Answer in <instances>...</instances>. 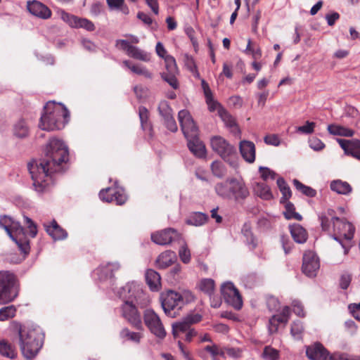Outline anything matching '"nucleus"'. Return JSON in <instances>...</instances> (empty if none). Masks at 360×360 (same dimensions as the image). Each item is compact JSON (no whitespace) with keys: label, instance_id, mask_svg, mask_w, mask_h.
I'll return each mask as SVG.
<instances>
[{"label":"nucleus","instance_id":"nucleus-1","mask_svg":"<svg viewBox=\"0 0 360 360\" xmlns=\"http://www.w3.org/2000/svg\"><path fill=\"white\" fill-rule=\"evenodd\" d=\"M68 158L67 146L61 140L53 138L46 146L44 158L28 163L33 186L37 192H43L52 184V174L61 170L60 165Z\"/></svg>","mask_w":360,"mask_h":360},{"label":"nucleus","instance_id":"nucleus-2","mask_svg":"<svg viewBox=\"0 0 360 360\" xmlns=\"http://www.w3.org/2000/svg\"><path fill=\"white\" fill-rule=\"evenodd\" d=\"M123 304L121 306L122 316L137 329L142 328L141 315L138 307H145L149 303V298L140 284L131 282L127 283L118 291Z\"/></svg>","mask_w":360,"mask_h":360},{"label":"nucleus","instance_id":"nucleus-3","mask_svg":"<svg viewBox=\"0 0 360 360\" xmlns=\"http://www.w3.org/2000/svg\"><path fill=\"white\" fill-rule=\"evenodd\" d=\"M319 219L323 231L332 233L333 238L341 244L345 249V255H347L348 248L343 243L342 239L349 241L353 238L355 231L354 226L343 219L334 217L332 210L321 214Z\"/></svg>","mask_w":360,"mask_h":360},{"label":"nucleus","instance_id":"nucleus-4","mask_svg":"<svg viewBox=\"0 0 360 360\" xmlns=\"http://www.w3.org/2000/svg\"><path fill=\"white\" fill-rule=\"evenodd\" d=\"M68 117L69 112L65 105L49 101L44 106V112L41 117L39 126L46 131L60 129L68 122Z\"/></svg>","mask_w":360,"mask_h":360},{"label":"nucleus","instance_id":"nucleus-5","mask_svg":"<svg viewBox=\"0 0 360 360\" xmlns=\"http://www.w3.org/2000/svg\"><path fill=\"white\" fill-rule=\"evenodd\" d=\"M20 347L23 356L31 359L34 358L43 343V333L40 328H23L19 331Z\"/></svg>","mask_w":360,"mask_h":360},{"label":"nucleus","instance_id":"nucleus-6","mask_svg":"<svg viewBox=\"0 0 360 360\" xmlns=\"http://www.w3.org/2000/svg\"><path fill=\"white\" fill-rule=\"evenodd\" d=\"M0 226L5 229L9 237L16 243L19 250L25 255L30 252V246L24 229L18 221H14L11 217L3 216L0 217Z\"/></svg>","mask_w":360,"mask_h":360},{"label":"nucleus","instance_id":"nucleus-7","mask_svg":"<svg viewBox=\"0 0 360 360\" xmlns=\"http://www.w3.org/2000/svg\"><path fill=\"white\" fill-rule=\"evenodd\" d=\"M161 306L165 314L172 318L179 315V311L187 303L184 295L174 290H169L160 296Z\"/></svg>","mask_w":360,"mask_h":360},{"label":"nucleus","instance_id":"nucleus-8","mask_svg":"<svg viewBox=\"0 0 360 360\" xmlns=\"http://www.w3.org/2000/svg\"><path fill=\"white\" fill-rule=\"evenodd\" d=\"M212 150L220 155L232 167L238 166V155L235 147L226 139L219 136H215L210 140Z\"/></svg>","mask_w":360,"mask_h":360},{"label":"nucleus","instance_id":"nucleus-9","mask_svg":"<svg viewBox=\"0 0 360 360\" xmlns=\"http://www.w3.org/2000/svg\"><path fill=\"white\" fill-rule=\"evenodd\" d=\"M15 276L8 271H0V304L11 302L17 296L14 286Z\"/></svg>","mask_w":360,"mask_h":360},{"label":"nucleus","instance_id":"nucleus-10","mask_svg":"<svg viewBox=\"0 0 360 360\" xmlns=\"http://www.w3.org/2000/svg\"><path fill=\"white\" fill-rule=\"evenodd\" d=\"M143 321L148 330L160 339H164L167 333L158 314L151 309H147L143 313Z\"/></svg>","mask_w":360,"mask_h":360},{"label":"nucleus","instance_id":"nucleus-11","mask_svg":"<svg viewBox=\"0 0 360 360\" xmlns=\"http://www.w3.org/2000/svg\"><path fill=\"white\" fill-rule=\"evenodd\" d=\"M178 120L186 139L193 138L199 134L198 128L187 110H181L179 112Z\"/></svg>","mask_w":360,"mask_h":360},{"label":"nucleus","instance_id":"nucleus-12","mask_svg":"<svg viewBox=\"0 0 360 360\" xmlns=\"http://www.w3.org/2000/svg\"><path fill=\"white\" fill-rule=\"evenodd\" d=\"M221 295L226 302L236 309H240L243 302L238 290L231 282L224 283L221 288Z\"/></svg>","mask_w":360,"mask_h":360},{"label":"nucleus","instance_id":"nucleus-13","mask_svg":"<svg viewBox=\"0 0 360 360\" xmlns=\"http://www.w3.org/2000/svg\"><path fill=\"white\" fill-rule=\"evenodd\" d=\"M320 268L319 259L312 251H306L303 255L302 272L308 277H314Z\"/></svg>","mask_w":360,"mask_h":360},{"label":"nucleus","instance_id":"nucleus-14","mask_svg":"<svg viewBox=\"0 0 360 360\" xmlns=\"http://www.w3.org/2000/svg\"><path fill=\"white\" fill-rule=\"evenodd\" d=\"M250 193L243 180L232 178L231 200L241 202L248 198Z\"/></svg>","mask_w":360,"mask_h":360},{"label":"nucleus","instance_id":"nucleus-15","mask_svg":"<svg viewBox=\"0 0 360 360\" xmlns=\"http://www.w3.org/2000/svg\"><path fill=\"white\" fill-rule=\"evenodd\" d=\"M99 197L103 201H115L117 205H122L127 200V196L124 191L118 188H108L102 190L99 193Z\"/></svg>","mask_w":360,"mask_h":360},{"label":"nucleus","instance_id":"nucleus-16","mask_svg":"<svg viewBox=\"0 0 360 360\" xmlns=\"http://www.w3.org/2000/svg\"><path fill=\"white\" fill-rule=\"evenodd\" d=\"M307 356L310 360H330V354L319 342H316L307 347Z\"/></svg>","mask_w":360,"mask_h":360},{"label":"nucleus","instance_id":"nucleus-17","mask_svg":"<svg viewBox=\"0 0 360 360\" xmlns=\"http://www.w3.org/2000/svg\"><path fill=\"white\" fill-rule=\"evenodd\" d=\"M27 8L31 14L42 19H48L51 15V10L38 1H27Z\"/></svg>","mask_w":360,"mask_h":360},{"label":"nucleus","instance_id":"nucleus-18","mask_svg":"<svg viewBox=\"0 0 360 360\" xmlns=\"http://www.w3.org/2000/svg\"><path fill=\"white\" fill-rule=\"evenodd\" d=\"M338 143L345 153L360 160V141L338 139Z\"/></svg>","mask_w":360,"mask_h":360},{"label":"nucleus","instance_id":"nucleus-19","mask_svg":"<svg viewBox=\"0 0 360 360\" xmlns=\"http://www.w3.org/2000/svg\"><path fill=\"white\" fill-rule=\"evenodd\" d=\"M176 236V232L174 229H167L162 231L153 233L151 235V239L156 244L165 245L169 244Z\"/></svg>","mask_w":360,"mask_h":360},{"label":"nucleus","instance_id":"nucleus-20","mask_svg":"<svg viewBox=\"0 0 360 360\" xmlns=\"http://www.w3.org/2000/svg\"><path fill=\"white\" fill-rule=\"evenodd\" d=\"M187 145L190 151L197 158H203L206 156V148L204 143L199 139L198 135L193 138H188Z\"/></svg>","mask_w":360,"mask_h":360},{"label":"nucleus","instance_id":"nucleus-21","mask_svg":"<svg viewBox=\"0 0 360 360\" xmlns=\"http://www.w3.org/2000/svg\"><path fill=\"white\" fill-rule=\"evenodd\" d=\"M240 154L243 159L248 163H252L255 160V146L250 141H241L239 144Z\"/></svg>","mask_w":360,"mask_h":360},{"label":"nucleus","instance_id":"nucleus-22","mask_svg":"<svg viewBox=\"0 0 360 360\" xmlns=\"http://www.w3.org/2000/svg\"><path fill=\"white\" fill-rule=\"evenodd\" d=\"M47 233L55 240H63L67 238L68 233L53 220L50 225L44 224Z\"/></svg>","mask_w":360,"mask_h":360},{"label":"nucleus","instance_id":"nucleus-23","mask_svg":"<svg viewBox=\"0 0 360 360\" xmlns=\"http://www.w3.org/2000/svg\"><path fill=\"white\" fill-rule=\"evenodd\" d=\"M232 178L217 184L214 186L216 193L224 199L231 200Z\"/></svg>","mask_w":360,"mask_h":360},{"label":"nucleus","instance_id":"nucleus-24","mask_svg":"<svg viewBox=\"0 0 360 360\" xmlns=\"http://www.w3.org/2000/svg\"><path fill=\"white\" fill-rule=\"evenodd\" d=\"M123 65L129 68L132 72L144 77L146 79H152L153 73L150 72L145 66L141 64H132L129 60H124Z\"/></svg>","mask_w":360,"mask_h":360},{"label":"nucleus","instance_id":"nucleus-25","mask_svg":"<svg viewBox=\"0 0 360 360\" xmlns=\"http://www.w3.org/2000/svg\"><path fill=\"white\" fill-rule=\"evenodd\" d=\"M160 276L153 269L147 270L146 273V281L150 289L153 291H158L160 287Z\"/></svg>","mask_w":360,"mask_h":360},{"label":"nucleus","instance_id":"nucleus-26","mask_svg":"<svg viewBox=\"0 0 360 360\" xmlns=\"http://www.w3.org/2000/svg\"><path fill=\"white\" fill-rule=\"evenodd\" d=\"M290 233L294 240L298 243H303L307 240L306 230L300 224H295L290 226Z\"/></svg>","mask_w":360,"mask_h":360},{"label":"nucleus","instance_id":"nucleus-27","mask_svg":"<svg viewBox=\"0 0 360 360\" xmlns=\"http://www.w3.org/2000/svg\"><path fill=\"white\" fill-rule=\"evenodd\" d=\"M13 131L15 136L23 139L28 136L30 127L24 119H20L14 124Z\"/></svg>","mask_w":360,"mask_h":360},{"label":"nucleus","instance_id":"nucleus-28","mask_svg":"<svg viewBox=\"0 0 360 360\" xmlns=\"http://www.w3.org/2000/svg\"><path fill=\"white\" fill-rule=\"evenodd\" d=\"M330 187L333 191L342 195H348L352 191V186L347 182L339 179L331 181Z\"/></svg>","mask_w":360,"mask_h":360},{"label":"nucleus","instance_id":"nucleus-29","mask_svg":"<svg viewBox=\"0 0 360 360\" xmlns=\"http://www.w3.org/2000/svg\"><path fill=\"white\" fill-rule=\"evenodd\" d=\"M175 256L173 251L167 250L159 255L156 262L160 268L165 269L173 263Z\"/></svg>","mask_w":360,"mask_h":360},{"label":"nucleus","instance_id":"nucleus-30","mask_svg":"<svg viewBox=\"0 0 360 360\" xmlns=\"http://www.w3.org/2000/svg\"><path fill=\"white\" fill-rule=\"evenodd\" d=\"M120 266L117 262L108 263L105 266H101L98 270V274H101V279L111 278L114 276V271L118 270Z\"/></svg>","mask_w":360,"mask_h":360},{"label":"nucleus","instance_id":"nucleus-31","mask_svg":"<svg viewBox=\"0 0 360 360\" xmlns=\"http://www.w3.org/2000/svg\"><path fill=\"white\" fill-rule=\"evenodd\" d=\"M328 131L333 135L347 137H351L354 134V131L352 129L337 124L328 125Z\"/></svg>","mask_w":360,"mask_h":360},{"label":"nucleus","instance_id":"nucleus-32","mask_svg":"<svg viewBox=\"0 0 360 360\" xmlns=\"http://www.w3.org/2000/svg\"><path fill=\"white\" fill-rule=\"evenodd\" d=\"M127 55L134 59L144 62H148L150 60V54L140 49L137 46H131L129 47Z\"/></svg>","mask_w":360,"mask_h":360},{"label":"nucleus","instance_id":"nucleus-33","mask_svg":"<svg viewBox=\"0 0 360 360\" xmlns=\"http://www.w3.org/2000/svg\"><path fill=\"white\" fill-rule=\"evenodd\" d=\"M254 191L257 195L264 200H270L273 198L270 188L264 183H256Z\"/></svg>","mask_w":360,"mask_h":360},{"label":"nucleus","instance_id":"nucleus-34","mask_svg":"<svg viewBox=\"0 0 360 360\" xmlns=\"http://www.w3.org/2000/svg\"><path fill=\"white\" fill-rule=\"evenodd\" d=\"M219 115L225 123L226 127L231 129L233 131H238V127L234 118L224 108H220Z\"/></svg>","mask_w":360,"mask_h":360},{"label":"nucleus","instance_id":"nucleus-35","mask_svg":"<svg viewBox=\"0 0 360 360\" xmlns=\"http://www.w3.org/2000/svg\"><path fill=\"white\" fill-rule=\"evenodd\" d=\"M0 354L10 359H13L16 356V352L10 343L5 340H1L0 341Z\"/></svg>","mask_w":360,"mask_h":360},{"label":"nucleus","instance_id":"nucleus-36","mask_svg":"<svg viewBox=\"0 0 360 360\" xmlns=\"http://www.w3.org/2000/svg\"><path fill=\"white\" fill-rule=\"evenodd\" d=\"M172 335L174 338H179L181 333H186L191 328L184 319L181 321L172 323Z\"/></svg>","mask_w":360,"mask_h":360},{"label":"nucleus","instance_id":"nucleus-37","mask_svg":"<svg viewBox=\"0 0 360 360\" xmlns=\"http://www.w3.org/2000/svg\"><path fill=\"white\" fill-rule=\"evenodd\" d=\"M207 219L208 216L207 214L202 212H195L187 220V223L196 226H202L205 224Z\"/></svg>","mask_w":360,"mask_h":360},{"label":"nucleus","instance_id":"nucleus-38","mask_svg":"<svg viewBox=\"0 0 360 360\" xmlns=\"http://www.w3.org/2000/svg\"><path fill=\"white\" fill-rule=\"evenodd\" d=\"M106 3L110 10H119L124 15L129 13V8L124 4V0H106Z\"/></svg>","mask_w":360,"mask_h":360},{"label":"nucleus","instance_id":"nucleus-39","mask_svg":"<svg viewBox=\"0 0 360 360\" xmlns=\"http://www.w3.org/2000/svg\"><path fill=\"white\" fill-rule=\"evenodd\" d=\"M242 234L245 238L246 243L252 246V248H255L257 245L255 238L252 233L250 226L248 224H245L242 228Z\"/></svg>","mask_w":360,"mask_h":360},{"label":"nucleus","instance_id":"nucleus-40","mask_svg":"<svg viewBox=\"0 0 360 360\" xmlns=\"http://www.w3.org/2000/svg\"><path fill=\"white\" fill-rule=\"evenodd\" d=\"M285 217L287 219H296L297 221H301L302 217L297 212H295V206L290 202H286L285 205V212H284Z\"/></svg>","mask_w":360,"mask_h":360},{"label":"nucleus","instance_id":"nucleus-41","mask_svg":"<svg viewBox=\"0 0 360 360\" xmlns=\"http://www.w3.org/2000/svg\"><path fill=\"white\" fill-rule=\"evenodd\" d=\"M200 288L205 293L212 295L214 291V281L211 278H205L200 281Z\"/></svg>","mask_w":360,"mask_h":360},{"label":"nucleus","instance_id":"nucleus-42","mask_svg":"<svg viewBox=\"0 0 360 360\" xmlns=\"http://www.w3.org/2000/svg\"><path fill=\"white\" fill-rule=\"evenodd\" d=\"M293 184L299 191H300L307 196L314 197L316 193L315 190H314L311 187L304 185L297 179L293 180Z\"/></svg>","mask_w":360,"mask_h":360},{"label":"nucleus","instance_id":"nucleus-43","mask_svg":"<svg viewBox=\"0 0 360 360\" xmlns=\"http://www.w3.org/2000/svg\"><path fill=\"white\" fill-rule=\"evenodd\" d=\"M120 336L136 343H139L142 338V335L140 333L131 332L127 328L122 330Z\"/></svg>","mask_w":360,"mask_h":360},{"label":"nucleus","instance_id":"nucleus-44","mask_svg":"<svg viewBox=\"0 0 360 360\" xmlns=\"http://www.w3.org/2000/svg\"><path fill=\"white\" fill-rule=\"evenodd\" d=\"M16 312L15 307L13 305L7 306L0 309V321H4L13 318Z\"/></svg>","mask_w":360,"mask_h":360},{"label":"nucleus","instance_id":"nucleus-45","mask_svg":"<svg viewBox=\"0 0 360 360\" xmlns=\"http://www.w3.org/2000/svg\"><path fill=\"white\" fill-rule=\"evenodd\" d=\"M262 356L264 360H278L279 352L270 346H266Z\"/></svg>","mask_w":360,"mask_h":360},{"label":"nucleus","instance_id":"nucleus-46","mask_svg":"<svg viewBox=\"0 0 360 360\" xmlns=\"http://www.w3.org/2000/svg\"><path fill=\"white\" fill-rule=\"evenodd\" d=\"M158 111L160 115L162 117L163 120L172 116V110L169 103L166 101H162L160 103L158 106Z\"/></svg>","mask_w":360,"mask_h":360},{"label":"nucleus","instance_id":"nucleus-47","mask_svg":"<svg viewBox=\"0 0 360 360\" xmlns=\"http://www.w3.org/2000/svg\"><path fill=\"white\" fill-rule=\"evenodd\" d=\"M204 351L210 353L214 359H215V358L219 355L222 356H225V352L223 350V348L219 347L215 344L205 346Z\"/></svg>","mask_w":360,"mask_h":360},{"label":"nucleus","instance_id":"nucleus-48","mask_svg":"<svg viewBox=\"0 0 360 360\" xmlns=\"http://www.w3.org/2000/svg\"><path fill=\"white\" fill-rule=\"evenodd\" d=\"M245 53L246 54H251L252 58L256 60L261 58L262 56V51L261 49L257 46L254 48L251 45V40L248 39L247 47L245 50Z\"/></svg>","mask_w":360,"mask_h":360},{"label":"nucleus","instance_id":"nucleus-49","mask_svg":"<svg viewBox=\"0 0 360 360\" xmlns=\"http://www.w3.org/2000/svg\"><path fill=\"white\" fill-rule=\"evenodd\" d=\"M75 27H82L88 31H93L95 30V26L91 21L86 18H77Z\"/></svg>","mask_w":360,"mask_h":360},{"label":"nucleus","instance_id":"nucleus-50","mask_svg":"<svg viewBox=\"0 0 360 360\" xmlns=\"http://www.w3.org/2000/svg\"><path fill=\"white\" fill-rule=\"evenodd\" d=\"M165 65L168 72L169 73H176L177 72V66L176 64V60L174 57L171 56H167L165 58Z\"/></svg>","mask_w":360,"mask_h":360},{"label":"nucleus","instance_id":"nucleus-51","mask_svg":"<svg viewBox=\"0 0 360 360\" xmlns=\"http://www.w3.org/2000/svg\"><path fill=\"white\" fill-rule=\"evenodd\" d=\"M259 171L261 174V177L264 181H267L269 179H274L276 176V172L268 167H259Z\"/></svg>","mask_w":360,"mask_h":360},{"label":"nucleus","instance_id":"nucleus-52","mask_svg":"<svg viewBox=\"0 0 360 360\" xmlns=\"http://www.w3.org/2000/svg\"><path fill=\"white\" fill-rule=\"evenodd\" d=\"M205 100L210 111L213 112L217 110L219 111L220 108H222L220 104L214 99L212 94L205 96Z\"/></svg>","mask_w":360,"mask_h":360},{"label":"nucleus","instance_id":"nucleus-53","mask_svg":"<svg viewBox=\"0 0 360 360\" xmlns=\"http://www.w3.org/2000/svg\"><path fill=\"white\" fill-rule=\"evenodd\" d=\"M179 255L181 259V260L185 263L187 264L191 260V252L190 250L188 249V247L186 245H183L181 246L179 250Z\"/></svg>","mask_w":360,"mask_h":360},{"label":"nucleus","instance_id":"nucleus-54","mask_svg":"<svg viewBox=\"0 0 360 360\" xmlns=\"http://www.w3.org/2000/svg\"><path fill=\"white\" fill-rule=\"evenodd\" d=\"M315 126L314 122L307 121L304 125L297 127L296 131L302 134H309L314 132Z\"/></svg>","mask_w":360,"mask_h":360},{"label":"nucleus","instance_id":"nucleus-55","mask_svg":"<svg viewBox=\"0 0 360 360\" xmlns=\"http://www.w3.org/2000/svg\"><path fill=\"white\" fill-rule=\"evenodd\" d=\"M176 73L163 72L162 74V79L166 81L172 88L178 87V82L175 77Z\"/></svg>","mask_w":360,"mask_h":360},{"label":"nucleus","instance_id":"nucleus-56","mask_svg":"<svg viewBox=\"0 0 360 360\" xmlns=\"http://www.w3.org/2000/svg\"><path fill=\"white\" fill-rule=\"evenodd\" d=\"M303 330L304 328L302 323L299 321H295L291 327V334L295 338L299 339L301 337Z\"/></svg>","mask_w":360,"mask_h":360},{"label":"nucleus","instance_id":"nucleus-57","mask_svg":"<svg viewBox=\"0 0 360 360\" xmlns=\"http://www.w3.org/2000/svg\"><path fill=\"white\" fill-rule=\"evenodd\" d=\"M211 169L213 174L218 177H221L225 174L224 167L222 164L219 162H213L211 165Z\"/></svg>","mask_w":360,"mask_h":360},{"label":"nucleus","instance_id":"nucleus-58","mask_svg":"<svg viewBox=\"0 0 360 360\" xmlns=\"http://www.w3.org/2000/svg\"><path fill=\"white\" fill-rule=\"evenodd\" d=\"M24 222L27 226L30 236L32 238H34L37 233V225L33 222V221L30 218L25 216L24 217Z\"/></svg>","mask_w":360,"mask_h":360},{"label":"nucleus","instance_id":"nucleus-59","mask_svg":"<svg viewBox=\"0 0 360 360\" xmlns=\"http://www.w3.org/2000/svg\"><path fill=\"white\" fill-rule=\"evenodd\" d=\"M330 360H360V357H352L347 354L335 353L330 354Z\"/></svg>","mask_w":360,"mask_h":360},{"label":"nucleus","instance_id":"nucleus-60","mask_svg":"<svg viewBox=\"0 0 360 360\" xmlns=\"http://www.w3.org/2000/svg\"><path fill=\"white\" fill-rule=\"evenodd\" d=\"M267 307L270 311H278L280 308V303L278 300L275 297H270L267 300Z\"/></svg>","mask_w":360,"mask_h":360},{"label":"nucleus","instance_id":"nucleus-61","mask_svg":"<svg viewBox=\"0 0 360 360\" xmlns=\"http://www.w3.org/2000/svg\"><path fill=\"white\" fill-rule=\"evenodd\" d=\"M202 316L199 314H189L184 318V320L188 324L190 327L192 324L200 322Z\"/></svg>","mask_w":360,"mask_h":360},{"label":"nucleus","instance_id":"nucleus-62","mask_svg":"<svg viewBox=\"0 0 360 360\" xmlns=\"http://www.w3.org/2000/svg\"><path fill=\"white\" fill-rule=\"evenodd\" d=\"M279 323H282L280 322L277 316H272V317L269 319V330L271 333H274L278 330V326Z\"/></svg>","mask_w":360,"mask_h":360},{"label":"nucleus","instance_id":"nucleus-63","mask_svg":"<svg viewBox=\"0 0 360 360\" xmlns=\"http://www.w3.org/2000/svg\"><path fill=\"white\" fill-rule=\"evenodd\" d=\"M164 123L166 126V127L171 131L175 132L177 131L178 127L177 124L176 123V121L173 116H171L168 118H166L164 120Z\"/></svg>","mask_w":360,"mask_h":360},{"label":"nucleus","instance_id":"nucleus-64","mask_svg":"<svg viewBox=\"0 0 360 360\" xmlns=\"http://www.w3.org/2000/svg\"><path fill=\"white\" fill-rule=\"evenodd\" d=\"M349 309L352 314L353 316L360 321V303L351 304L349 305Z\"/></svg>","mask_w":360,"mask_h":360}]
</instances>
